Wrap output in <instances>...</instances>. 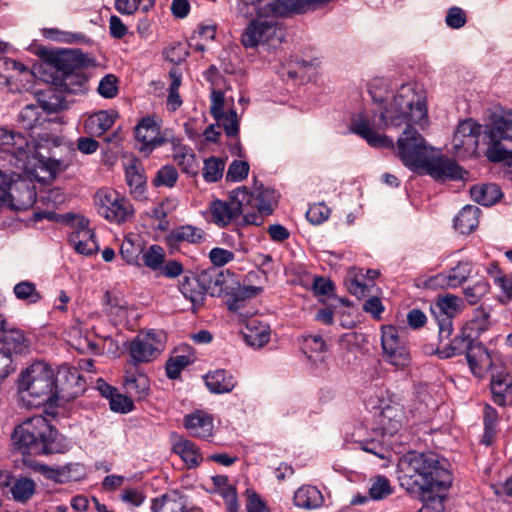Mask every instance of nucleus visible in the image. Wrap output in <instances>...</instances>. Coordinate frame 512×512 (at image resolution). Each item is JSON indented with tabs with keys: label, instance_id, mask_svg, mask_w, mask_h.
Returning <instances> with one entry per match:
<instances>
[{
	"label": "nucleus",
	"instance_id": "nucleus-1",
	"mask_svg": "<svg viewBox=\"0 0 512 512\" xmlns=\"http://www.w3.org/2000/svg\"><path fill=\"white\" fill-rule=\"evenodd\" d=\"M374 103L372 115L360 113L352 121L351 131L376 148H393V139L377 130L421 124L427 118L425 97L413 84L402 85L392 96L382 95L373 85L369 89Z\"/></svg>",
	"mask_w": 512,
	"mask_h": 512
},
{
	"label": "nucleus",
	"instance_id": "nucleus-2",
	"mask_svg": "<svg viewBox=\"0 0 512 512\" xmlns=\"http://www.w3.org/2000/svg\"><path fill=\"white\" fill-rule=\"evenodd\" d=\"M331 0H262L255 3V11L245 14L240 9L241 0H238L237 11L242 16L258 18L252 20L241 36V43L245 48H256L259 45L277 47L283 40L284 33L277 26L275 17L286 15L289 12L305 13L330 2Z\"/></svg>",
	"mask_w": 512,
	"mask_h": 512
},
{
	"label": "nucleus",
	"instance_id": "nucleus-3",
	"mask_svg": "<svg viewBox=\"0 0 512 512\" xmlns=\"http://www.w3.org/2000/svg\"><path fill=\"white\" fill-rule=\"evenodd\" d=\"M400 485L421 499L426 493L448 489L452 475L446 459L433 452H409L398 463Z\"/></svg>",
	"mask_w": 512,
	"mask_h": 512
},
{
	"label": "nucleus",
	"instance_id": "nucleus-4",
	"mask_svg": "<svg viewBox=\"0 0 512 512\" xmlns=\"http://www.w3.org/2000/svg\"><path fill=\"white\" fill-rule=\"evenodd\" d=\"M12 439L23 455L65 453L71 448V442L42 415L28 418L17 426Z\"/></svg>",
	"mask_w": 512,
	"mask_h": 512
},
{
	"label": "nucleus",
	"instance_id": "nucleus-5",
	"mask_svg": "<svg viewBox=\"0 0 512 512\" xmlns=\"http://www.w3.org/2000/svg\"><path fill=\"white\" fill-rule=\"evenodd\" d=\"M19 392L29 407L53 402L59 397L54 370L45 362H35L22 372Z\"/></svg>",
	"mask_w": 512,
	"mask_h": 512
},
{
	"label": "nucleus",
	"instance_id": "nucleus-6",
	"mask_svg": "<svg viewBox=\"0 0 512 512\" xmlns=\"http://www.w3.org/2000/svg\"><path fill=\"white\" fill-rule=\"evenodd\" d=\"M488 147L486 157L489 161L504 162L512 167V111L494 116L487 127Z\"/></svg>",
	"mask_w": 512,
	"mask_h": 512
},
{
	"label": "nucleus",
	"instance_id": "nucleus-7",
	"mask_svg": "<svg viewBox=\"0 0 512 512\" xmlns=\"http://www.w3.org/2000/svg\"><path fill=\"white\" fill-rule=\"evenodd\" d=\"M134 136L139 143L138 150L145 156H149L156 148L170 143H179L172 130H161V121L155 116H145L140 119L134 128Z\"/></svg>",
	"mask_w": 512,
	"mask_h": 512
},
{
	"label": "nucleus",
	"instance_id": "nucleus-8",
	"mask_svg": "<svg viewBox=\"0 0 512 512\" xmlns=\"http://www.w3.org/2000/svg\"><path fill=\"white\" fill-rule=\"evenodd\" d=\"M433 150L423 136L408 125L397 140V153L402 163L413 171H420Z\"/></svg>",
	"mask_w": 512,
	"mask_h": 512
},
{
	"label": "nucleus",
	"instance_id": "nucleus-9",
	"mask_svg": "<svg viewBox=\"0 0 512 512\" xmlns=\"http://www.w3.org/2000/svg\"><path fill=\"white\" fill-rule=\"evenodd\" d=\"M382 358L397 370L406 369L411 363L408 339L403 331L395 326L381 328Z\"/></svg>",
	"mask_w": 512,
	"mask_h": 512
},
{
	"label": "nucleus",
	"instance_id": "nucleus-10",
	"mask_svg": "<svg viewBox=\"0 0 512 512\" xmlns=\"http://www.w3.org/2000/svg\"><path fill=\"white\" fill-rule=\"evenodd\" d=\"M0 192L4 194L3 204L7 202L14 210H27L37 199L35 185L14 172L0 182Z\"/></svg>",
	"mask_w": 512,
	"mask_h": 512
},
{
	"label": "nucleus",
	"instance_id": "nucleus-11",
	"mask_svg": "<svg viewBox=\"0 0 512 512\" xmlns=\"http://www.w3.org/2000/svg\"><path fill=\"white\" fill-rule=\"evenodd\" d=\"M166 334L162 330H148L134 337L128 346L131 363H149L155 360L165 348Z\"/></svg>",
	"mask_w": 512,
	"mask_h": 512
},
{
	"label": "nucleus",
	"instance_id": "nucleus-12",
	"mask_svg": "<svg viewBox=\"0 0 512 512\" xmlns=\"http://www.w3.org/2000/svg\"><path fill=\"white\" fill-rule=\"evenodd\" d=\"M464 307L461 297L447 294L431 306V314L438 328L439 343L449 339L453 333V317Z\"/></svg>",
	"mask_w": 512,
	"mask_h": 512
},
{
	"label": "nucleus",
	"instance_id": "nucleus-13",
	"mask_svg": "<svg viewBox=\"0 0 512 512\" xmlns=\"http://www.w3.org/2000/svg\"><path fill=\"white\" fill-rule=\"evenodd\" d=\"M96 205L102 217L118 224L127 221L133 213L132 205L110 190H100L96 194Z\"/></svg>",
	"mask_w": 512,
	"mask_h": 512
},
{
	"label": "nucleus",
	"instance_id": "nucleus-14",
	"mask_svg": "<svg viewBox=\"0 0 512 512\" xmlns=\"http://www.w3.org/2000/svg\"><path fill=\"white\" fill-rule=\"evenodd\" d=\"M481 125L472 119L461 121L452 139V149L459 158L473 155L478 148Z\"/></svg>",
	"mask_w": 512,
	"mask_h": 512
},
{
	"label": "nucleus",
	"instance_id": "nucleus-15",
	"mask_svg": "<svg viewBox=\"0 0 512 512\" xmlns=\"http://www.w3.org/2000/svg\"><path fill=\"white\" fill-rule=\"evenodd\" d=\"M420 171H425L435 180L463 179L466 174L455 161L444 157L434 148Z\"/></svg>",
	"mask_w": 512,
	"mask_h": 512
},
{
	"label": "nucleus",
	"instance_id": "nucleus-16",
	"mask_svg": "<svg viewBox=\"0 0 512 512\" xmlns=\"http://www.w3.org/2000/svg\"><path fill=\"white\" fill-rule=\"evenodd\" d=\"M234 211L241 217L243 225H261L263 218L250 210L255 208L254 195L246 187H238L234 189L228 197Z\"/></svg>",
	"mask_w": 512,
	"mask_h": 512
},
{
	"label": "nucleus",
	"instance_id": "nucleus-17",
	"mask_svg": "<svg viewBox=\"0 0 512 512\" xmlns=\"http://www.w3.org/2000/svg\"><path fill=\"white\" fill-rule=\"evenodd\" d=\"M37 145L29 142L21 133L13 132V140L9 141V145L5 152L6 156L15 160L14 165L18 168H27L31 160H36L39 155Z\"/></svg>",
	"mask_w": 512,
	"mask_h": 512
},
{
	"label": "nucleus",
	"instance_id": "nucleus-18",
	"mask_svg": "<svg viewBox=\"0 0 512 512\" xmlns=\"http://www.w3.org/2000/svg\"><path fill=\"white\" fill-rule=\"evenodd\" d=\"M405 420L404 407L398 402L389 401L381 408L377 416L378 429L381 430L382 436H393L403 426Z\"/></svg>",
	"mask_w": 512,
	"mask_h": 512
},
{
	"label": "nucleus",
	"instance_id": "nucleus-19",
	"mask_svg": "<svg viewBox=\"0 0 512 512\" xmlns=\"http://www.w3.org/2000/svg\"><path fill=\"white\" fill-rule=\"evenodd\" d=\"M473 272V263L469 260H461L454 267L443 271L430 278L433 286L441 288H456L468 280Z\"/></svg>",
	"mask_w": 512,
	"mask_h": 512
},
{
	"label": "nucleus",
	"instance_id": "nucleus-20",
	"mask_svg": "<svg viewBox=\"0 0 512 512\" xmlns=\"http://www.w3.org/2000/svg\"><path fill=\"white\" fill-rule=\"evenodd\" d=\"M51 68L55 69L56 74L53 76L51 73V82L67 89L75 70L79 69V63L74 59L72 51L65 50L54 56Z\"/></svg>",
	"mask_w": 512,
	"mask_h": 512
},
{
	"label": "nucleus",
	"instance_id": "nucleus-21",
	"mask_svg": "<svg viewBox=\"0 0 512 512\" xmlns=\"http://www.w3.org/2000/svg\"><path fill=\"white\" fill-rule=\"evenodd\" d=\"M183 424L192 437L208 440L213 436V418L205 411L196 410L186 415Z\"/></svg>",
	"mask_w": 512,
	"mask_h": 512
},
{
	"label": "nucleus",
	"instance_id": "nucleus-22",
	"mask_svg": "<svg viewBox=\"0 0 512 512\" xmlns=\"http://www.w3.org/2000/svg\"><path fill=\"white\" fill-rule=\"evenodd\" d=\"M475 336L473 333L468 331L466 327L460 331L452 340L448 339L449 342L439 346L435 350V354L441 359H448L456 355H460L463 352L469 351L475 343L473 342Z\"/></svg>",
	"mask_w": 512,
	"mask_h": 512
},
{
	"label": "nucleus",
	"instance_id": "nucleus-23",
	"mask_svg": "<svg viewBox=\"0 0 512 512\" xmlns=\"http://www.w3.org/2000/svg\"><path fill=\"white\" fill-rule=\"evenodd\" d=\"M490 389L495 404L501 407L512 404V374L505 371L493 374Z\"/></svg>",
	"mask_w": 512,
	"mask_h": 512
},
{
	"label": "nucleus",
	"instance_id": "nucleus-24",
	"mask_svg": "<svg viewBox=\"0 0 512 512\" xmlns=\"http://www.w3.org/2000/svg\"><path fill=\"white\" fill-rule=\"evenodd\" d=\"M118 118L115 110H100L91 114L84 122V130L93 137H99L107 132Z\"/></svg>",
	"mask_w": 512,
	"mask_h": 512
},
{
	"label": "nucleus",
	"instance_id": "nucleus-25",
	"mask_svg": "<svg viewBox=\"0 0 512 512\" xmlns=\"http://www.w3.org/2000/svg\"><path fill=\"white\" fill-rule=\"evenodd\" d=\"M172 450L182 459L188 469L197 468L203 462L200 448L189 439L178 437L172 444Z\"/></svg>",
	"mask_w": 512,
	"mask_h": 512
},
{
	"label": "nucleus",
	"instance_id": "nucleus-26",
	"mask_svg": "<svg viewBox=\"0 0 512 512\" xmlns=\"http://www.w3.org/2000/svg\"><path fill=\"white\" fill-rule=\"evenodd\" d=\"M204 380L207 389L213 394L230 393L237 385L235 377L225 369L210 371Z\"/></svg>",
	"mask_w": 512,
	"mask_h": 512
},
{
	"label": "nucleus",
	"instance_id": "nucleus-27",
	"mask_svg": "<svg viewBox=\"0 0 512 512\" xmlns=\"http://www.w3.org/2000/svg\"><path fill=\"white\" fill-rule=\"evenodd\" d=\"M242 334L247 345L253 348H261L270 340V328L266 323L250 319L246 323Z\"/></svg>",
	"mask_w": 512,
	"mask_h": 512
},
{
	"label": "nucleus",
	"instance_id": "nucleus-28",
	"mask_svg": "<svg viewBox=\"0 0 512 512\" xmlns=\"http://www.w3.org/2000/svg\"><path fill=\"white\" fill-rule=\"evenodd\" d=\"M123 384L127 393L139 399L146 397L149 393V378L137 366L134 369L126 370Z\"/></svg>",
	"mask_w": 512,
	"mask_h": 512
},
{
	"label": "nucleus",
	"instance_id": "nucleus-29",
	"mask_svg": "<svg viewBox=\"0 0 512 512\" xmlns=\"http://www.w3.org/2000/svg\"><path fill=\"white\" fill-rule=\"evenodd\" d=\"M172 147L174 150L173 159L182 172L189 176H196L199 173V162L193 150L186 145H182L181 138H179V143L172 145Z\"/></svg>",
	"mask_w": 512,
	"mask_h": 512
},
{
	"label": "nucleus",
	"instance_id": "nucleus-30",
	"mask_svg": "<svg viewBox=\"0 0 512 512\" xmlns=\"http://www.w3.org/2000/svg\"><path fill=\"white\" fill-rule=\"evenodd\" d=\"M466 359L471 372L477 377H482L492 363L488 350L481 343H475V345L467 351Z\"/></svg>",
	"mask_w": 512,
	"mask_h": 512
},
{
	"label": "nucleus",
	"instance_id": "nucleus-31",
	"mask_svg": "<svg viewBox=\"0 0 512 512\" xmlns=\"http://www.w3.org/2000/svg\"><path fill=\"white\" fill-rule=\"evenodd\" d=\"M204 240L203 231L192 225H181L166 236V242L169 246L175 247L182 242L189 244H199Z\"/></svg>",
	"mask_w": 512,
	"mask_h": 512
},
{
	"label": "nucleus",
	"instance_id": "nucleus-32",
	"mask_svg": "<svg viewBox=\"0 0 512 512\" xmlns=\"http://www.w3.org/2000/svg\"><path fill=\"white\" fill-rule=\"evenodd\" d=\"M209 210L213 222L219 227H226L240 218L236 211H234L229 200L224 201L216 199L210 203Z\"/></svg>",
	"mask_w": 512,
	"mask_h": 512
},
{
	"label": "nucleus",
	"instance_id": "nucleus-33",
	"mask_svg": "<svg viewBox=\"0 0 512 512\" xmlns=\"http://www.w3.org/2000/svg\"><path fill=\"white\" fill-rule=\"evenodd\" d=\"M254 202L255 208L262 218L263 215H270L277 206V194L273 188L264 187L262 184L255 185Z\"/></svg>",
	"mask_w": 512,
	"mask_h": 512
},
{
	"label": "nucleus",
	"instance_id": "nucleus-34",
	"mask_svg": "<svg viewBox=\"0 0 512 512\" xmlns=\"http://www.w3.org/2000/svg\"><path fill=\"white\" fill-rule=\"evenodd\" d=\"M470 195L475 202L483 206H491L501 198L502 191L498 185L487 183L472 186Z\"/></svg>",
	"mask_w": 512,
	"mask_h": 512
},
{
	"label": "nucleus",
	"instance_id": "nucleus-35",
	"mask_svg": "<svg viewBox=\"0 0 512 512\" xmlns=\"http://www.w3.org/2000/svg\"><path fill=\"white\" fill-rule=\"evenodd\" d=\"M294 503L304 509H316L323 503V496L317 487L306 485L294 493Z\"/></svg>",
	"mask_w": 512,
	"mask_h": 512
},
{
	"label": "nucleus",
	"instance_id": "nucleus-36",
	"mask_svg": "<svg viewBox=\"0 0 512 512\" xmlns=\"http://www.w3.org/2000/svg\"><path fill=\"white\" fill-rule=\"evenodd\" d=\"M6 348V352L11 355V352L15 354L26 353L29 349L30 342L25 337L24 332L18 328H7L4 336L1 338V342Z\"/></svg>",
	"mask_w": 512,
	"mask_h": 512
},
{
	"label": "nucleus",
	"instance_id": "nucleus-37",
	"mask_svg": "<svg viewBox=\"0 0 512 512\" xmlns=\"http://www.w3.org/2000/svg\"><path fill=\"white\" fill-rule=\"evenodd\" d=\"M479 208L472 205H467L454 218V227L461 234L471 233L479 223Z\"/></svg>",
	"mask_w": 512,
	"mask_h": 512
},
{
	"label": "nucleus",
	"instance_id": "nucleus-38",
	"mask_svg": "<svg viewBox=\"0 0 512 512\" xmlns=\"http://www.w3.org/2000/svg\"><path fill=\"white\" fill-rule=\"evenodd\" d=\"M69 242L78 253L83 255H91L98 249L92 230L72 231L69 235Z\"/></svg>",
	"mask_w": 512,
	"mask_h": 512
},
{
	"label": "nucleus",
	"instance_id": "nucleus-39",
	"mask_svg": "<svg viewBox=\"0 0 512 512\" xmlns=\"http://www.w3.org/2000/svg\"><path fill=\"white\" fill-rule=\"evenodd\" d=\"M126 183L130 193L135 199L144 198L146 189V176L140 166L132 164L125 169Z\"/></svg>",
	"mask_w": 512,
	"mask_h": 512
},
{
	"label": "nucleus",
	"instance_id": "nucleus-40",
	"mask_svg": "<svg viewBox=\"0 0 512 512\" xmlns=\"http://www.w3.org/2000/svg\"><path fill=\"white\" fill-rule=\"evenodd\" d=\"M195 279L205 294L215 296L222 292L223 275L215 268L202 271Z\"/></svg>",
	"mask_w": 512,
	"mask_h": 512
},
{
	"label": "nucleus",
	"instance_id": "nucleus-41",
	"mask_svg": "<svg viewBox=\"0 0 512 512\" xmlns=\"http://www.w3.org/2000/svg\"><path fill=\"white\" fill-rule=\"evenodd\" d=\"M491 324L490 307L481 305L473 311L471 320L464 327L473 333L476 338L489 330Z\"/></svg>",
	"mask_w": 512,
	"mask_h": 512
},
{
	"label": "nucleus",
	"instance_id": "nucleus-42",
	"mask_svg": "<svg viewBox=\"0 0 512 512\" xmlns=\"http://www.w3.org/2000/svg\"><path fill=\"white\" fill-rule=\"evenodd\" d=\"M46 109V105H27L20 112L18 120L24 129L32 130L45 121L43 113Z\"/></svg>",
	"mask_w": 512,
	"mask_h": 512
},
{
	"label": "nucleus",
	"instance_id": "nucleus-43",
	"mask_svg": "<svg viewBox=\"0 0 512 512\" xmlns=\"http://www.w3.org/2000/svg\"><path fill=\"white\" fill-rule=\"evenodd\" d=\"M498 421L499 416L497 410L485 403L483 407L484 434L482 439L484 444L490 445L493 442Z\"/></svg>",
	"mask_w": 512,
	"mask_h": 512
},
{
	"label": "nucleus",
	"instance_id": "nucleus-44",
	"mask_svg": "<svg viewBox=\"0 0 512 512\" xmlns=\"http://www.w3.org/2000/svg\"><path fill=\"white\" fill-rule=\"evenodd\" d=\"M162 512H189L188 499L178 490H172L161 497Z\"/></svg>",
	"mask_w": 512,
	"mask_h": 512
},
{
	"label": "nucleus",
	"instance_id": "nucleus-45",
	"mask_svg": "<svg viewBox=\"0 0 512 512\" xmlns=\"http://www.w3.org/2000/svg\"><path fill=\"white\" fill-rule=\"evenodd\" d=\"M302 349L309 359L322 360V354L326 352V344L319 335H307L303 337Z\"/></svg>",
	"mask_w": 512,
	"mask_h": 512
},
{
	"label": "nucleus",
	"instance_id": "nucleus-46",
	"mask_svg": "<svg viewBox=\"0 0 512 512\" xmlns=\"http://www.w3.org/2000/svg\"><path fill=\"white\" fill-rule=\"evenodd\" d=\"M181 293L186 299H189L194 306L203 304L205 293L196 281L195 277H187L181 283Z\"/></svg>",
	"mask_w": 512,
	"mask_h": 512
},
{
	"label": "nucleus",
	"instance_id": "nucleus-47",
	"mask_svg": "<svg viewBox=\"0 0 512 512\" xmlns=\"http://www.w3.org/2000/svg\"><path fill=\"white\" fill-rule=\"evenodd\" d=\"M225 169V162L219 157L205 159L203 166V178L206 182L214 183L222 178Z\"/></svg>",
	"mask_w": 512,
	"mask_h": 512
},
{
	"label": "nucleus",
	"instance_id": "nucleus-48",
	"mask_svg": "<svg viewBox=\"0 0 512 512\" xmlns=\"http://www.w3.org/2000/svg\"><path fill=\"white\" fill-rule=\"evenodd\" d=\"M14 294L17 299L28 304H35L41 300V294L36 285L31 281H21L14 286Z\"/></svg>",
	"mask_w": 512,
	"mask_h": 512
},
{
	"label": "nucleus",
	"instance_id": "nucleus-49",
	"mask_svg": "<svg viewBox=\"0 0 512 512\" xmlns=\"http://www.w3.org/2000/svg\"><path fill=\"white\" fill-rule=\"evenodd\" d=\"M369 498L372 500H381L393 493V488L387 477L379 475L370 480L368 490Z\"/></svg>",
	"mask_w": 512,
	"mask_h": 512
},
{
	"label": "nucleus",
	"instance_id": "nucleus-50",
	"mask_svg": "<svg viewBox=\"0 0 512 512\" xmlns=\"http://www.w3.org/2000/svg\"><path fill=\"white\" fill-rule=\"evenodd\" d=\"M10 491L14 500L26 502L35 492V483L29 478H20L13 483Z\"/></svg>",
	"mask_w": 512,
	"mask_h": 512
},
{
	"label": "nucleus",
	"instance_id": "nucleus-51",
	"mask_svg": "<svg viewBox=\"0 0 512 512\" xmlns=\"http://www.w3.org/2000/svg\"><path fill=\"white\" fill-rule=\"evenodd\" d=\"M490 291V284L485 279L476 281L463 290L466 301L470 305L478 303Z\"/></svg>",
	"mask_w": 512,
	"mask_h": 512
},
{
	"label": "nucleus",
	"instance_id": "nucleus-52",
	"mask_svg": "<svg viewBox=\"0 0 512 512\" xmlns=\"http://www.w3.org/2000/svg\"><path fill=\"white\" fill-rule=\"evenodd\" d=\"M218 126L223 127L226 135L228 137H236L239 133V120L235 110H230L228 112H223L217 117H213Z\"/></svg>",
	"mask_w": 512,
	"mask_h": 512
},
{
	"label": "nucleus",
	"instance_id": "nucleus-53",
	"mask_svg": "<svg viewBox=\"0 0 512 512\" xmlns=\"http://www.w3.org/2000/svg\"><path fill=\"white\" fill-rule=\"evenodd\" d=\"M191 358L188 355H176L169 358L165 365L166 375L169 379H177L182 370L191 364Z\"/></svg>",
	"mask_w": 512,
	"mask_h": 512
},
{
	"label": "nucleus",
	"instance_id": "nucleus-54",
	"mask_svg": "<svg viewBox=\"0 0 512 512\" xmlns=\"http://www.w3.org/2000/svg\"><path fill=\"white\" fill-rule=\"evenodd\" d=\"M143 261L153 271L160 269L165 262L164 249L159 245H151L143 254Z\"/></svg>",
	"mask_w": 512,
	"mask_h": 512
},
{
	"label": "nucleus",
	"instance_id": "nucleus-55",
	"mask_svg": "<svg viewBox=\"0 0 512 512\" xmlns=\"http://www.w3.org/2000/svg\"><path fill=\"white\" fill-rule=\"evenodd\" d=\"M178 180V172L172 165H165L161 167L153 180V184L156 187L165 186L168 188H172L175 186Z\"/></svg>",
	"mask_w": 512,
	"mask_h": 512
},
{
	"label": "nucleus",
	"instance_id": "nucleus-56",
	"mask_svg": "<svg viewBox=\"0 0 512 512\" xmlns=\"http://www.w3.org/2000/svg\"><path fill=\"white\" fill-rule=\"evenodd\" d=\"M10 71H17L18 73H22L26 72L27 69L20 62L0 56V83L3 82L6 85L9 84L10 79L13 77V75L10 74Z\"/></svg>",
	"mask_w": 512,
	"mask_h": 512
},
{
	"label": "nucleus",
	"instance_id": "nucleus-57",
	"mask_svg": "<svg viewBox=\"0 0 512 512\" xmlns=\"http://www.w3.org/2000/svg\"><path fill=\"white\" fill-rule=\"evenodd\" d=\"M249 168V164L246 161H232L226 172V181L240 182L244 180L248 176Z\"/></svg>",
	"mask_w": 512,
	"mask_h": 512
},
{
	"label": "nucleus",
	"instance_id": "nucleus-58",
	"mask_svg": "<svg viewBox=\"0 0 512 512\" xmlns=\"http://www.w3.org/2000/svg\"><path fill=\"white\" fill-rule=\"evenodd\" d=\"M36 160L39 162L42 168L49 172L52 178H55L57 174L65 171L69 166V163L64 160L47 158L44 157L41 153H39Z\"/></svg>",
	"mask_w": 512,
	"mask_h": 512
},
{
	"label": "nucleus",
	"instance_id": "nucleus-59",
	"mask_svg": "<svg viewBox=\"0 0 512 512\" xmlns=\"http://www.w3.org/2000/svg\"><path fill=\"white\" fill-rule=\"evenodd\" d=\"M117 84L118 80L116 76L113 74H108L100 80L97 90L102 97L110 99L117 95Z\"/></svg>",
	"mask_w": 512,
	"mask_h": 512
},
{
	"label": "nucleus",
	"instance_id": "nucleus-60",
	"mask_svg": "<svg viewBox=\"0 0 512 512\" xmlns=\"http://www.w3.org/2000/svg\"><path fill=\"white\" fill-rule=\"evenodd\" d=\"M329 215L330 209L322 203L311 205L306 212L307 220L315 225H319L326 221Z\"/></svg>",
	"mask_w": 512,
	"mask_h": 512
},
{
	"label": "nucleus",
	"instance_id": "nucleus-61",
	"mask_svg": "<svg viewBox=\"0 0 512 512\" xmlns=\"http://www.w3.org/2000/svg\"><path fill=\"white\" fill-rule=\"evenodd\" d=\"M165 55L170 62L179 64L186 60L189 52L185 43L176 42L165 51Z\"/></svg>",
	"mask_w": 512,
	"mask_h": 512
},
{
	"label": "nucleus",
	"instance_id": "nucleus-62",
	"mask_svg": "<svg viewBox=\"0 0 512 512\" xmlns=\"http://www.w3.org/2000/svg\"><path fill=\"white\" fill-rule=\"evenodd\" d=\"M139 253V246H136L130 239H125L122 242L120 247V254L127 264H137Z\"/></svg>",
	"mask_w": 512,
	"mask_h": 512
},
{
	"label": "nucleus",
	"instance_id": "nucleus-63",
	"mask_svg": "<svg viewBox=\"0 0 512 512\" xmlns=\"http://www.w3.org/2000/svg\"><path fill=\"white\" fill-rule=\"evenodd\" d=\"M109 406L112 411L125 414L132 411L134 404L128 396L116 393L109 400Z\"/></svg>",
	"mask_w": 512,
	"mask_h": 512
},
{
	"label": "nucleus",
	"instance_id": "nucleus-64",
	"mask_svg": "<svg viewBox=\"0 0 512 512\" xmlns=\"http://www.w3.org/2000/svg\"><path fill=\"white\" fill-rule=\"evenodd\" d=\"M209 259L214 266L222 267L234 259V253L227 249L215 247L210 250Z\"/></svg>",
	"mask_w": 512,
	"mask_h": 512
}]
</instances>
